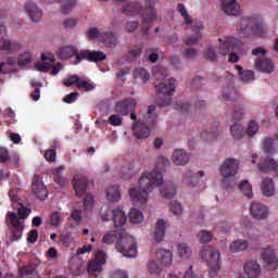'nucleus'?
Here are the masks:
<instances>
[{"label":"nucleus","instance_id":"nucleus-21","mask_svg":"<svg viewBox=\"0 0 278 278\" xmlns=\"http://www.w3.org/2000/svg\"><path fill=\"white\" fill-rule=\"evenodd\" d=\"M125 235V229L117 228L116 230L110 231L109 233L104 235L103 242L104 244H118L121 242V239Z\"/></svg>","mask_w":278,"mask_h":278},{"label":"nucleus","instance_id":"nucleus-59","mask_svg":"<svg viewBox=\"0 0 278 278\" xmlns=\"http://www.w3.org/2000/svg\"><path fill=\"white\" fill-rule=\"evenodd\" d=\"M169 210L172 214H175L176 216H179L181 212H184V208L181 207V204L177 201L170 202Z\"/></svg>","mask_w":278,"mask_h":278},{"label":"nucleus","instance_id":"nucleus-34","mask_svg":"<svg viewBox=\"0 0 278 278\" xmlns=\"http://www.w3.org/2000/svg\"><path fill=\"white\" fill-rule=\"evenodd\" d=\"M263 151L266 155H275L277 153V148H275V139L265 138L263 141Z\"/></svg>","mask_w":278,"mask_h":278},{"label":"nucleus","instance_id":"nucleus-4","mask_svg":"<svg viewBox=\"0 0 278 278\" xmlns=\"http://www.w3.org/2000/svg\"><path fill=\"white\" fill-rule=\"evenodd\" d=\"M237 29L245 38H251V36L264 38L266 36L264 24L256 17H242L237 25Z\"/></svg>","mask_w":278,"mask_h":278},{"label":"nucleus","instance_id":"nucleus-6","mask_svg":"<svg viewBox=\"0 0 278 278\" xmlns=\"http://www.w3.org/2000/svg\"><path fill=\"white\" fill-rule=\"evenodd\" d=\"M160 3V0H146L144 1V8L141 5V10L143 14V20L141 24L142 34L147 35L149 34V30L151 29V26L153 23H155V20L157 18V10L155 9V5Z\"/></svg>","mask_w":278,"mask_h":278},{"label":"nucleus","instance_id":"nucleus-1","mask_svg":"<svg viewBox=\"0 0 278 278\" xmlns=\"http://www.w3.org/2000/svg\"><path fill=\"white\" fill-rule=\"evenodd\" d=\"M170 166V161L164 156L156 159V166L153 172H144L139 178V188L129 189V194L132 203L144 205L149 201V193L153 192V188H157L164 184L162 170H166Z\"/></svg>","mask_w":278,"mask_h":278},{"label":"nucleus","instance_id":"nucleus-8","mask_svg":"<svg viewBox=\"0 0 278 278\" xmlns=\"http://www.w3.org/2000/svg\"><path fill=\"white\" fill-rule=\"evenodd\" d=\"M116 250L122 253L124 257H136L138 255V245L136 239L125 231L121 240L116 244Z\"/></svg>","mask_w":278,"mask_h":278},{"label":"nucleus","instance_id":"nucleus-14","mask_svg":"<svg viewBox=\"0 0 278 278\" xmlns=\"http://www.w3.org/2000/svg\"><path fill=\"white\" fill-rule=\"evenodd\" d=\"M72 186L76 192V197H84V194H86V190H88V177L81 174L75 175L72 180Z\"/></svg>","mask_w":278,"mask_h":278},{"label":"nucleus","instance_id":"nucleus-39","mask_svg":"<svg viewBox=\"0 0 278 278\" xmlns=\"http://www.w3.org/2000/svg\"><path fill=\"white\" fill-rule=\"evenodd\" d=\"M62 14H68L77 5V0H59Z\"/></svg>","mask_w":278,"mask_h":278},{"label":"nucleus","instance_id":"nucleus-23","mask_svg":"<svg viewBox=\"0 0 278 278\" xmlns=\"http://www.w3.org/2000/svg\"><path fill=\"white\" fill-rule=\"evenodd\" d=\"M25 11L27 12L33 23H38L42 18V10L36 7L34 2H27L25 4Z\"/></svg>","mask_w":278,"mask_h":278},{"label":"nucleus","instance_id":"nucleus-47","mask_svg":"<svg viewBox=\"0 0 278 278\" xmlns=\"http://www.w3.org/2000/svg\"><path fill=\"white\" fill-rule=\"evenodd\" d=\"M51 227H60L62 225V213L54 211L50 214Z\"/></svg>","mask_w":278,"mask_h":278},{"label":"nucleus","instance_id":"nucleus-29","mask_svg":"<svg viewBox=\"0 0 278 278\" xmlns=\"http://www.w3.org/2000/svg\"><path fill=\"white\" fill-rule=\"evenodd\" d=\"M156 260L163 266H170V264H173V252L168 250H159L156 252Z\"/></svg>","mask_w":278,"mask_h":278},{"label":"nucleus","instance_id":"nucleus-45","mask_svg":"<svg viewBox=\"0 0 278 278\" xmlns=\"http://www.w3.org/2000/svg\"><path fill=\"white\" fill-rule=\"evenodd\" d=\"M177 12H179L180 16H182L186 25H192V17L188 14V10L184 3L177 4Z\"/></svg>","mask_w":278,"mask_h":278},{"label":"nucleus","instance_id":"nucleus-42","mask_svg":"<svg viewBox=\"0 0 278 278\" xmlns=\"http://www.w3.org/2000/svg\"><path fill=\"white\" fill-rule=\"evenodd\" d=\"M129 218H130V223H132V225H140V223H142V220H144V216L142 215V212H140L138 208L130 210Z\"/></svg>","mask_w":278,"mask_h":278},{"label":"nucleus","instance_id":"nucleus-33","mask_svg":"<svg viewBox=\"0 0 278 278\" xmlns=\"http://www.w3.org/2000/svg\"><path fill=\"white\" fill-rule=\"evenodd\" d=\"M177 193V188H175V184L166 182L164 187L161 189V195L163 199H173Z\"/></svg>","mask_w":278,"mask_h":278},{"label":"nucleus","instance_id":"nucleus-46","mask_svg":"<svg viewBox=\"0 0 278 278\" xmlns=\"http://www.w3.org/2000/svg\"><path fill=\"white\" fill-rule=\"evenodd\" d=\"M258 131H260V124L255 119H252L249 123L248 128L245 130L247 136H249V138H253V136H255V134H257Z\"/></svg>","mask_w":278,"mask_h":278},{"label":"nucleus","instance_id":"nucleus-15","mask_svg":"<svg viewBox=\"0 0 278 278\" xmlns=\"http://www.w3.org/2000/svg\"><path fill=\"white\" fill-rule=\"evenodd\" d=\"M262 260L268 270H277L278 260L271 248H265L262 252Z\"/></svg>","mask_w":278,"mask_h":278},{"label":"nucleus","instance_id":"nucleus-20","mask_svg":"<svg viewBox=\"0 0 278 278\" xmlns=\"http://www.w3.org/2000/svg\"><path fill=\"white\" fill-rule=\"evenodd\" d=\"M222 97L225 101H236L240 99V93L233 85V80H230L227 87H224L222 91Z\"/></svg>","mask_w":278,"mask_h":278},{"label":"nucleus","instance_id":"nucleus-22","mask_svg":"<svg viewBox=\"0 0 278 278\" xmlns=\"http://www.w3.org/2000/svg\"><path fill=\"white\" fill-rule=\"evenodd\" d=\"M255 68L261 73L270 74L273 73V71H275V64H273V61H270V59L261 58L255 61Z\"/></svg>","mask_w":278,"mask_h":278},{"label":"nucleus","instance_id":"nucleus-26","mask_svg":"<svg viewBox=\"0 0 278 278\" xmlns=\"http://www.w3.org/2000/svg\"><path fill=\"white\" fill-rule=\"evenodd\" d=\"M172 159L176 166H185V164L190 162V154L184 150H175Z\"/></svg>","mask_w":278,"mask_h":278},{"label":"nucleus","instance_id":"nucleus-10","mask_svg":"<svg viewBox=\"0 0 278 278\" xmlns=\"http://www.w3.org/2000/svg\"><path fill=\"white\" fill-rule=\"evenodd\" d=\"M106 59L108 55L102 51L80 50L79 55H77V60L73 62V65L77 66V64H81L83 60H87V62H104Z\"/></svg>","mask_w":278,"mask_h":278},{"label":"nucleus","instance_id":"nucleus-62","mask_svg":"<svg viewBox=\"0 0 278 278\" xmlns=\"http://www.w3.org/2000/svg\"><path fill=\"white\" fill-rule=\"evenodd\" d=\"M190 108L192 106L186 102H177L175 105V110L181 112L182 114H187V112H190Z\"/></svg>","mask_w":278,"mask_h":278},{"label":"nucleus","instance_id":"nucleus-49","mask_svg":"<svg viewBox=\"0 0 278 278\" xmlns=\"http://www.w3.org/2000/svg\"><path fill=\"white\" fill-rule=\"evenodd\" d=\"M78 90H85V92H90V90H94V84L88 80H79L77 84Z\"/></svg>","mask_w":278,"mask_h":278},{"label":"nucleus","instance_id":"nucleus-13","mask_svg":"<svg viewBox=\"0 0 278 278\" xmlns=\"http://www.w3.org/2000/svg\"><path fill=\"white\" fill-rule=\"evenodd\" d=\"M136 105H138L136 100L127 98L115 103V112L121 116H127L130 112L136 110Z\"/></svg>","mask_w":278,"mask_h":278},{"label":"nucleus","instance_id":"nucleus-37","mask_svg":"<svg viewBox=\"0 0 278 278\" xmlns=\"http://www.w3.org/2000/svg\"><path fill=\"white\" fill-rule=\"evenodd\" d=\"M239 190L243 193V197L248 199H253V187L249 182V180H243L238 186Z\"/></svg>","mask_w":278,"mask_h":278},{"label":"nucleus","instance_id":"nucleus-2","mask_svg":"<svg viewBox=\"0 0 278 278\" xmlns=\"http://www.w3.org/2000/svg\"><path fill=\"white\" fill-rule=\"evenodd\" d=\"M155 110H157L155 105H149L143 122H136L132 125V134L138 140H143L151 136V128L157 123Z\"/></svg>","mask_w":278,"mask_h":278},{"label":"nucleus","instance_id":"nucleus-40","mask_svg":"<svg viewBox=\"0 0 278 278\" xmlns=\"http://www.w3.org/2000/svg\"><path fill=\"white\" fill-rule=\"evenodd\" d=\"M230 134L235 140H242L244 138V127L241 124H233L230 127Z\"/></svg>","mask_w":278,"mask_h":278},{"label":"nucleus","instance_id":"nucleus-12","mask_svg":"<svg viewBox=\"0 0 278 278\" xmlns=\"http://www.w3.org/2000/svg\"><path fill=\"white\" fill-rule=\"evenodd\" d=\"M31 192L34 197H36V199H39L40 201H45L47 197H49V191L47 190L45 182H42V176L35 175L33 177Z\"/></svg>","mask_w":278,"mask_h":278},{"label":"nucleus","instance_id":"nucleus-54","mask_svg":"<svg viewBox=\"0 0 278 278\" xmlns=\"http://www.w3.org/2000/svg\"><path fill=\"white\" fill-rule=\"evenodd\" d=\"M204 59L208 60V62H216L218 60V55L216 54L214 48H207L204 51Z\"/></svg>","mask_w":278,"mask_h":278},{"label":"nucleus","instance_id":"nucleus-11","mask_svg":"<svg viewBox=\"0 0 278 278\" xmlns=\"http://www.w3.org/2000/svg\"><path fill=\"white\" fill-rule=\"evenodd\" d=\"M238 168H240V161L236 159H226L220 166V175L224 179L228 177H236L238 175Z\"/></svg>","mask_w":278,"mask_h":278},{"label":"nucleus","instance_id":"nucleus-56","mask_svg":"<svg viewBox=\"0 0 278 278\" xmlns=\"http://www.w3.org/2000/svg\"><path fill=\"white\" fill-rule=\"evenodd\" d=\"M101 34H103V33H100L97 27H92L87 30V38L89 40H97V38H99V40H101Z\"/></svg>","mask_w":278,"mask_h":278},{"label":"nucleus","instance_id":"nucleus-63","mask_svg":"<svg viewBox=\"0 0 278 278\" xmlns=\"http://www.w3.org/2000/svg\"><path fill=\"white\" fill-rule=\"evenodd\" d=\"M45 157H46L47 162L53 163V162H55V159L58 157V152L53 149H48L45 152Z\"/></svg>","mask_w":278,"mask_h":278},{"label":"nucleus","instance_id":"nucleus-48","mask_svg":"<svg viewBox=\"0 0 278 278\" xmlns=\"http://www.w3.org/2000/svg\"><path fill=\"white\" fill-rule=\"evenodd\" d=\"M18 66H27V64H31V52L26 51L20 54L17 59Z\"/></svg>","mask_w":278,"mask_h":278},{"label":"nucleus","instance_id":"nucleus-28","mask_svg":"<svg viewBox=\"0 0 278 278\" xmlns=\"http://www.w3.org/2000/svg\"><path fill=\"white\" fill-rule=\"evenodd\" d=\"M164 236H166V222H164V219H159L154 228L155 242H162Z\"/></svg>","mask_w":278,"mask_h":278},{"label":"nucleus","instance_id":"nucleus-61","mask_svg":"<svg viewBox=\"0 0 278 278\" xmlns=\"http://www.w3.org/2000/svg\"><path fill=\"white\" fill-rule=\"evenodd\" d=\"M94 205V197L92 194L87 193L86 198L84 200V207L85 210H92V206Z\"/></svg>","mask_w":278,"mask_h":278},{"label":"nucleus","instance_id":"nucleus-44","mask_svg":"<svg viewBox=\"0 0 278 278\" xmlns=\"http://www.w3.org/2000/svg\"><path fill=\"white\" fill-rule=\"evenodd\" d=\"M184 184H186L189 188H194L199 185V176L194 175L192 172H188L185 175Z\"/></svg>","mask_w":278,"mask_h":278},{"label":"nucleus","instance_id":"nucleus-31","mask_svg":"<svg viewBox=\"0 0 278 278\" xmlns=\"http://www.w3.org/2000/svg\"><path fill=\"white\" fill-rule=\"evenodd\" d=\"M192 31H193V35H191V37L186 40V45H188V47L192 45H197V42L201 40V31H203V24L201 23L195 24L194 27L192 28Z\"/></svg>","mask_w":278,"mask_h":278},{"label":"nucleus","instance_id":"nucleus-30","mask_svg":"<svg viewBox=\"0 0 278 278\" xmlns=\"http://www.w3.org/2000/svg\"><path fill=\"white\" fill-rule=\"evenodd\" d=\"M261 190L264 197H275V182L270 178H263Z\"/></svg>","mask_w":278,"mask_h":278},{"label":"nucleus","instance_id":"nucleus-51","mask_svg":"<svg viewBox=\"0 0 278 278\" xmlns=\"http://www.w3.org/2000/svg\"><path fill=\"white\" fill-rule=\"evenodd\" d=\"M78 81H79V76L71 75L63 79V86H65L66 88H71V86H75L76 84V87H77Z\"/></svg>","mask_w":278,"mask_h":278},{"label":"nucleus","instance_id":"nucleus-27","mask_svg":"<svg viewBox=\"0 0 278 278\" xmlns=\"http://www.w3.org/2000/svg\"><path fill=\"white\" fill-rule=\"evenodd\" d=\"M113 223L117 229H121L127 223V215L121 207L113 210Z\"/></svg>","mask_w":278,"mask_h":278},{"label":"nucleus","instance_id":"nucleus-16","mask_svg":"<svg viewBox=\"0 0 278 278\" xmlns=\"http://www.w3.org/2000/svg\"><path fill=\"white\" fill-rule=\"evenodd\" d=\"M220 8L225 14L228 16H240L242 14V10L240 9V4L237 0H220Z\"/></svg>","mask_w":278,"mask_h":278},{"label":"nucleus","instance_id":"nucleus-55","mask_svg":"<svg viewBox=\"0 0 278 278\" xmlns=\"http://www.w3.org/2000/svg\"><path fill=\"white\" fill-rule=\"evenodd\" d=\"M153 74L156 79H166V77H168V70L162 66L156 67L154 68Z\"/></svg>","mask_w":278,"mask_h":278},{"label":"nucleus","instance_id":"nucleus-18","mask_svg":"<svg viewBox=\"0 0 278 278\" xmlns=\"http://www.w3.org/2000/svg\"><path fill=\"white\" fill-rule=\"evenodd\" d=\"M222 134L223 130L220 129V124L215 122L210 130H203L201 132V138L204 140V142H214L220 138Z\"/></svg>","mask_w":278,"mask_h":278},{"label":"nucleus","instance_id":"nucleus-24","mask_svg":"<svg viewBox=\"0 0 278 278\" xmlns=\"http://www.w3.org/2000/svg\"><path fill=\"white\" fill-rule=\"evenodd\" d=\"M77 55H79V50L74 46H65L59 50L60 60H71V58H76L75 62H77Z\"/></svg>","mask_w":278,"mask_h":278},{"label":"nucleus","instance_id":"nucleus-58","mask_svg":"<svg viewBox=\"0 0 278 278\" xmlns=\"http://www.w3.org/2000/svg\"><path fill=\"white\" fill-rule=\"evenodd\" d=\"M103 265L101 263H98L97 261H91L88 264V273H101L103 270Z\"/></svg>","mask_w":278,"mask_h":278},{"label":"nucleus","instance_id":"nucleus-53","mask_svg":"<svg viewBox=\"0 0 278 278\" xmlns=\"http://www.w3.org/2000/svg\"><path fill=\"white\" fill-rule=\"evenodd\" d=\"M198 238L202 244H207V242H212V233L207 230H201L198 235Z\"/></svg>","mask_w":278,"mask_h":278},{"label":"nucleus","instance_id":"nucleus-43","mask_svg":"<svg viewBox=\"0 0 278 278\" xmlns=\"http://www.w3.org/2000/svg\"><path fill=\"white\" fill-rule=\"evenodd\" d=\"M229 116L232 121H242L244 118V108L237 105L229 111Z\"/></svg>","mask_w":278,"mask_h":278},{"label":"nucleus","instance_id":"nucleus-60","mask_svg":"<svg viewBox=\"0 0 278 278\" xmlns=\"http://www.w3.org/2000/svg\"><path fill=\"white\" fill-rule=\"evenodd\" d=\"M31 86L35 88V91L30 94L34 101L40 99V88H42V83H31Z\"/></svg>","mask_w":278,"mask_h":278},{"label":"nucleus","instance_id":"nucleus-17","mask_svg":"<svg viewBox=\"0 0 278 278\" xmlns=\"http://www.w3.org/2000/svg\"><path fill=\"white\" fill-rule=\"evenodd\" d=\"M129 0H116V3H122V13L126 14V16H136V14H140V10H142V4L139 2H128Z\"/></svg>","mask_w":278,"mask_h":278},{"label":"nucleus","instance_id":"nucleus-9","mask_svg":"<svg viewBox=\"0 0 278 278\" xmlns=\"http://www.w3.org/2000/svg\"><path fill=\"white\" fill-rule=\"evenodd\" d=\"M239 49L238 39L233 37H228L219 43L220 55H228V61L232 63L240 61V56H238Z\"/></svg>","mask_w":278,"mask_h":278},{"label":"nucleus","instance_id":"nucleus-5","mask_svg":"<svg viewBox=\"0 0 278 278\" xmlns=\"http://www.w3.org/2000/svg\"><path fill=\"white\" fill-rule=\"evenodd\" d=\"M175 84H177V80L169 78L168 81L160 83L155 86L156 103L159 108H167V105H170V101L173 100L170 97L175 94Z\"/></svg>","mask_w":278,"mask_h":278},{"label":"nucleus","instance_id":"nucleus-25","mask_svg":"<svg viewBox=\"0 0 278 278\" xmlns=\"http://www.w3.org/2000/svg\"><path fill=\"white\" fill-rule=\"evenodd\" d=\"M21 49H23L21 42L0 38V51L16 52L21 51Z\"/></svg>","mask_w":278,"mask_h":278},{"label":"nucleus","instance_id":"nucleus-38","mask_svg":"<svg viewBox=\"0 0 278 278\" xmlns=\"http://www.w3.org/2000/svg\"><path fill=\"white\" fill-rule=\"evenodd\" d=\"M236 68L238 70V74L243 81H253V79H255V73H253V71H244L240 65H236Z\"/></svg>","mask_w":278,"mask_h":278},{"label":"nucleus","instance_id":"nucleus-35","mask_svg":"<svg viewBox=\"0 0 278 278\" xmlns=\"http://www.w3.org/2000/svg\"><path fill=\"white\" fill-rule=\"evenodd\" d=\"M106 199L113 203L121 199V190L118 189V186L113 185L108 187Z\"/></svg>","mask_w":278,"mask_h":278},{"label":"nucleus","instance_id":"nucleus-32","mask_svg":"<svg viewBox=\"0 0 278 278\" xmlns=\"http://www.w3.org/2000/svg\"><path fill=\"white\" fill-rule=\"evenodd\" d=\"M100 40L109 48L116 47L118 45V37L113 33H102Z\"/></svg>","mask_w":278,"mask_h":278},{"label":"nucleus","instance_id":"nucleus-7","mask_svg":"<svg viewBox=\"0 0 278 278\" xmlns=\"http://www.w3.org/2000/svg\"><path fill=\"white\" fill-rule=\"evenodd\" d=\"M201 257L210 267V277H218V270H220V252L212 247H206L201 251Z\"/></svg>","mask_w":278,"mask_h":278},{"label":"nucleus","instance_id":"nucleus-36","mask_svg":"<svg viewBox=\"0 0 278 278\" xmlns=\"http://www.w3.org/2000/svg\"><path fill=\"white\" fill-rule=\"evenodd\" d=\"M230 253H240V251H247L249 249V242L247 240H237L230 243Z\"/></svg>","mask_w":278,"mask_h":278},{"label":"nucleus","instance_id":"nucleus-50","mask_svg":"<svg viewBox=\"0 0 278 278\" xmlns=\"http://www.w3.org/2000/svg\"><path fill=\"white\" fill-rule=\"evenodd\" d=\"M108 123L112 125V127H121V125H123V117H121V114H112Z\"/></svg>","mask_w":278,"mask_h":278},{"label":"nucleus","instance_id":"nucleus-57","mask_svg":"<svg viewBox=\"0 0 278 278\" xmlns=\"http://www.w3.org/2000/svg\"><path fill=\"white\" fill-rule=\"evenodd\" d=\"M135 77H138L139 79L143 80V83L149 81V72L147 70L139 67L135 70Z\"/></svg>","mask_w":278,"mask_h":278},{"label":"nucleus","instance_id":"nucleus-19","mask_svg":"<svg viewBox=\"0 0 278 278\" xmlns=\"http://www.w3.org/2000/svg\"><path fill=\"white\" fill-rule=\"evenodd\" d=\"M250 212L256 220H264V218H268V207L260 202L252 203Z\"/></svg>","mask_w":278,"mask_h":278},{"label":"nucleus","instance_id":"nucleus-3","mask_svg":"<svg viewBox=\"0 0 278 278\" xmlns=\"http://www.w3.org/2000/svg\"><path fill=\"white\" fill-rule=\"evenodd\" d=\"M17 214L14 212L8 213V218L10 222L9 229L11 232V242H18L23 238V231L25 230V225L21 223V219L27 218L31 214V210L27 206H21L17 210ZM20 216V217H18Z\"/></svg>","mask_w":278,"mask_h":278},{"label":"nucleus","instance_id":"nucleus-41","mask_svg":"<svg viewBox=\"0 0 278 278\" xmlns=\"http://www.w3.org/2000/svg\"><path fill=\"white\" fill-rule=\"evenodd\" d=\"M178 255L181 260H188L192 256V249L189 248L186 243H179L177 247Z\"/></svg>","mask_w":278,"mask_h":278},{"label":"nucleus","instance_id":"nucleus-64","mask_svg":"<svg viewBox=\"0 0 278 278\" xmlns=\"http://www.w3.org/2000/svg\"><path fill=\"white\" fill-rule=\"evenodd\" d=\"M203 81V77L201 76H197L194 78L191 79L190 81V86L193 90H199V88H201V84Z\"/></svg>","mask_w":278,"mask_h":278},{"label":"nucleus","instance_id":"nucleus-52","mask_svg":"<svg viewBox=\"0 0 278 278\" xmlns=\"http://www.w3.org/2000/svg\"><path fill=\"white\" fill-rule=\"evenodd\" d=\"M148 270L150 275H160V273H162V267H160L155 261H149Z\"/></svg>","mask_w":278,"mask_h":278}]
</instances>
